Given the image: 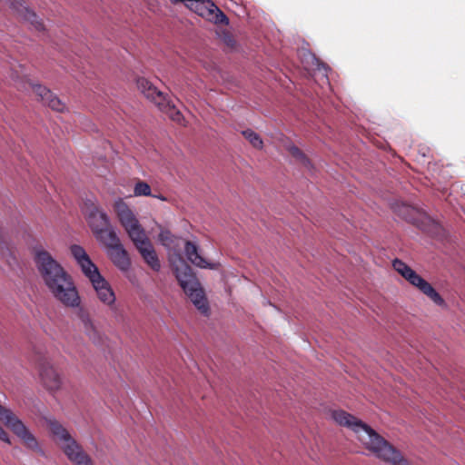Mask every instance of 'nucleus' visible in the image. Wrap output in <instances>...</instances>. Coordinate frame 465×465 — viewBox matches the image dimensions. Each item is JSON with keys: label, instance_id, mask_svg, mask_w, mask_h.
I'll list each match as a JSON object with an SVG mask.
<instances>
[{"label": "nucleus", "instance_id": "nucleus-30", "mask_svg": "<svg viewBox=\"0 0 465 465\" xmlns=\"http://www.w3.org/2000/svg\"><path fill=\"white\" fill-rule=\"evenodd\" d=\"M68 307L76 309L75 314L81 322L84 321L85 318H87L90 315L88 310L85 307L81 305V297L80 296H79V302L77 303V305L68 306Z\"/></svg>", "mask_w": 465, "mask_h": 465}, {"label": "nucleus", "instance_id": "nucleus-6", "mask_svg": "<svg viewBox=\"0 0 465 465\" xmlns=\"http://www.w3.org/2000/svg\"><path fill=\"white\" fill-rule=\"evenodd\" d=\"M84 215L88 225L96 240L100 242L107 239V234L114 231L110 223L109 216L98 205L90 201L84 203Z\"/></svg>", "mask_w": 465, "mask_h": 465}, {"label": "nucleus", "instance_id": "nucleus-2", "mask_svg": "<svg viewBox=\"0 0 465 465\" xmlns=\"http://www.w3.org/2000/svg\"><path fill=\"white\" fill-rule=\"evenodd\" d=\"M331 418L341 426L352 430L359 440L377 458L391 465H409L401 451L378 434L372 428L343 410L331 411Z\"/></svg>", "mask_w": 465, "mask_h": 465}, {"label": "nucleus", "instance_id": "nucleus-8", "mask_svg": "<svg viewBox=\"0 0 465 465\" xmlns=\"http://www.w3.org/2000/svg\"><path fill=\"white\" fill-rule=\"evenodd\" d=\"M107 249V254L112 262L121 271L127 272L131 268V259L128 252L121 242L115 231L107 234V239L101 242Z\"/></svg>", "mask_w": 465, "mask_h": 465}, {"label": "nucleus", "instance_id": "nucleus-12", "mask_svg": "<svg viewBox=\"0 0 465 465\" xmlns=\"http://www.w3.org/2000/svg\"><path fill=\"white\" fill-rule=\"evenodd\" d=\"M39 376L42 384L49 391H56L62 385V380L54 366L46 360L39 364Z\"/></svg>", "mask_w": 465, "mask_h": 465}, {"label": "nucleus", "instance_id": "nucleus-27", "mask_svg": "<svg viewBox=\"0 0 465 465\" xmlns=\"http://www.w3.org/2000/svg\"><path fill=\"white\" fill-rule=\"evenodd\" d=\"M212 11H213L212 15H210V17L207 20H209L214 24H217V25H228L229 24L228 17L216 5H215V7H213V10H212Z\"/></svg>", "mask_w": 465, "mask_h": 465}, {"label": "nucleus", "instance_id": "nucleus-33", "mask_svg": "<svg viewBox=\"0 0 465 465\" xmlns=\"http://www.w3.org/2000/svg\"><path fill=\"white\" fill-rule=\"evenodd\" d=\"M153 197L158 198L162 201H167V198L165 196H163V194H158V195L153 194Z\"/></svg>", "mask_w": 465, "mask_h": 465}, {"label": "nucleus", "instance_id": "nucleus-32", "mask_svg": "<svg viewBox=\"0 0 465 465\" xmlns=\"http://www.w3.org/2000/svg\"><path fill=\"white\" fill-rule=\"evenodd\" d=\"M81 322L83 324V328H84L85 326H88V325H91L92 323H94V321L92 320L91 315H89L87 318H85Z\"/></svg>", "mask_w": 465, "mask_h": 465}, {"label": "nucleus", "instance_id": "nucleus-19", "mask_svg": "<svg viewBox=\"0 0 465 465\" xmlns=\"http://www.w3.org/2000/svg\"><path fill=\"white\" fill-rule=\"evenodd\" d=\"M215 5L212 0H199L190 4L189 9L193 11L198 15L208 19L212 15V10H213Z\"/></svg>", "mask_w": 465, "mask_h": 465}, {"label": "nucleus", "instance_id": "nucleus-13", "mask_svg": "<svg viewBox=\"0 0 465 465\" xmlns=\"http://www.w3.org/2000/svg\"><path fill=\"white\" fill-rule=\"evenodd\" d=\"M396 212L399 216L408 223H412L422 231H427L426 223L429 221V218L419 210L410 205L402 204L398 207Z\"/></svg>", "mask_w": 465, "mask_h": 465}, {"label": "nucleus", "instance_id": "nucleus-17", "mask_svg": "<svg viewBox=\"0 0 465 465\" xmlns=\"http://www.w3.org/2000/svg\"><path fill=\"white\" fill-rule=\"evenodd\" d=\"M184 252L187 259L195 266L200 268L214 269L215 264L208 262L199 252L198 246L190 242H184Z\"/></svg>", "mask_w": 465, "mask_h": 465}, {"label": "nucleus", "instance_id": "nucleus-1", "mask_svg": "<svg viewBox=\"0 0 465 465\" xmlns=\"http://www.w3.org/2000/svg\"><path fill=\"white\" fill-rule=\"evenodd\" d=\"M35 262L45 284L53 296L64 306H75L79 292L72 276L45 250L35 251Z\"/></svg>", "mask_w": 465, "mask_h": 465}, {"label": "nucleus", "instance_id": "nucleus-18", "mask_svg": "<svg viewBox=\"0 0 465 465\" xmlns=\"http://www.w3.org/2000/svg\"><path fill=\"white\" fill-rule=\"evenodd\" d=\"M44 420L55 441L63 443L71 437L68 430L54 418L45 417Z\"/></svg>", "mask_w": 465, "mask_h": 465}, {"label": "nucleus", "instance_id": "nucleus-22", "mask_svg": "<svg viewBox=\"0 0 465 465\" xmlns=\"http://www.w3.org/2000/svg\"><path fill=\"white\" fill-rule=\"evenodd\" d=\"M286 150L302 166L311 169L312 167V163L308 156L296 145L289 144L286 146Z\"/></svg>", "mask_w": 465, "mask_h": 465}, {"label": "nucleus", "instance_id": "nucleus-10", "mask_svg": "<svg viewBox=\"0 0 465 465\" xmlns=\"http://www.w3.org/2000/svg\"><path fill=\"white\" fill-rule=\"evenodd\" d=\"M133 243L140 252L144 262L155 272L161 269V263L158 255L146 233L134 239Z\"/></svg>", "mask_w": 465, "mask_h": 465}, {"label": "nucleus", "instance_id": "nucleus-26", "mask_svg": "<svg viewBox=\"0 0 465 465\" xmlns=\"http://www.w3.org/2000/svg\"><path fill=\"white\" fill-rule=\"evenodd\" d=\"M159 108L162 111H165L166 113H168L173 121L178 122V123H180L182 121V119H183L182 114L178 110L175 109L174 104H172L169 100H166L164 102V105H162Z\"/></svg>", "mask_w": 465, "mask_h": 465}, {"label": "nucleus", "instance_id": "nucleus-16", "mask_svg": "<svg viewBox=\"0 0 465 465\" xmlns=\"http://www.w3.org/2000/svg\"><path fill=\"white\" fill-rule=\"evenodd\" d=\"M94 289L95 290L99 300L109 306L114 304L115 295L110 287L109 283L105 281V279L101 276L100 279H96L94 283H92Z\"/></svg>", "mask_w": 465, "mask_h": 465}, {"label": "nucleus", "instance_id": "nucleus-14", "mask_svg": "<svg viewBox=\"0 0 465 465\" xmlns=\"http://www.w3.org/2000/svg\"><path fill=\"white\" fill-rule=\"evenodd\" d=\"M138 90L149 100L153 102L158 107L164 105L167 100L164 94L157 89L151 82L143 77H139L136 81Z\"/></svg>", "mask_w": 465, "mask_h": 465}, {"label": "nucleus", "instance_id": "nucleus-11", "mask_svg": "<svg viewBox=\"0 0 465 465\" xmlns=\"http://www.w3.org/2000/svg\"><path fill=\"white\" fill-rule=\"evenodd\" d=\"M61 444L66 457L75 465H93L90 456L72 436Z\"/></svg>", "mask_w": 465, "mask_h": 465}, {"label": "nucleus", "instance_id": "nucleus-29", "mask_svg": "<svg viewBox=\"0 0 465 465\" xmlns=\"http://www.w3.org/2000/svg\"><path fill=\"white\" fill-rule=\"evenodd\" d=\"M71 254L75 259V261L78 262L87 259L89 256L86 253L85 250L77 244H74L70 247Z\"/></svg>", "mask_w": 465, "mask_h": 465}, {"label": "nucleus", "instance_id": "nucleus-21", "mask_svg": "<svg viewBox=\"0 0 465 465\" xmlns=\"http://www.w3.org/2000/svg\"><path fill=\"white\" fill-rule=\"evenodd\" d=\"M81 270L85 277L89 279L91 283H94L96 279L102 276L97 266L91 261L90 257L78 262Z\"/></svg>", "mask_w": 465, "mask_h": 465}, {"label": "nucleus", "instance_id": "nucleus-5", "mask_svg": "<svg viewBox=\"0 0 465 465\" xmlns=\"http://www.w3.org/2000/svg\"><path fill=\"white\" fill-rule=\"evenodd\" d=\"M392 267L406 281H408L411 285L418 288L423 294H425L428 298H430L435 304H437L439 306L446 305L444 299L432 287V285L430 283H429L426 280H424L421 276H420L414 270H412L404 262H402L400 259H394L392 262Z\"/></svg>", "mask_w": 465, "mask_h": 465}, {"label": "nucleus", "instance_id": "nucleus-31", "mask_svg": "<svg viewBox=\"0 0 465 465\" xmlns=\"http://www.w3.org/2000/svg\"><path fill=\"white\" fill-rule=\"evenodd\" d=\"M0 440L4 442L11 444L9 434L1 425H0Z\"/></svg>", "mask_w": 465, "mask_h": 465}, {"label": "nucleus", "instance_id": "nucleus-24", "mask_svg": "<svg viewBox=\"0 0 465 465\" xmlns=\"http://www.w3.org/2000/svg\"><path fill=\"white\" fill-rule=\"evenodd\" d=\"M84 331L85 335L89 338V340L94 344H97V345L102 344V341H103L102 335H101L100 331L97 330L94 323L85 326L84 328Z\"/></svg>", "mask_w": 465, "mask_h": 465}, {"label": "nucleus", "instance_id": "nucleus-23", "mask_svg": "<svg viewBox=\"0 0 465 465\" xmlns=\"http://www.w3.org/2000/svg\"><path fill=\"white\" fill-rule=\"evenodd\" d=\"M242 134L246 140L256 149L263 147V141L261 136L252 129H246L242 132Z\"/></svg>", "mask_w": 465, "mask_h": 465}, {"label": "nucleus", "instance_id": "nucleus-25", "mask_svg": "<svg viewBox=\"0 0 465 465\" xmlns=\"http://www.w3.org/2000/svg\"><path fill=\"white\" fill-rule=\"evenodd\" d=\"M24 17L26 21H28L37 31H44L45 25L41 19L38 18L36 14L29 10L27 8H25V15Z\"/></svg>", "mask_w": 465, "mask_h": 465}, {"label": "nucleus", "instance_id": "nucleus-15", "mask_svg": "<svg viewBox=\"0 0 465 465\" xmlns=\"http://www.w3.org/2000/svg\"><path fill=\"white\" fill-rule=\"evenodd\" d=\"M138 90L149 100L153 102L158 107L164 105L167 100L164 94L157 89L151 82L143 77H139L136 81Z\"/></svg>", "mask_w": 465, "mask_h": 465}, {"label": "nucleus", "instance_id": "nucleus-4", "mask_svg": "<svg viewBox=\"0 0 465 465\" xmlns=\"http://www.w3.org/2000/svg\"><path fill=\"white\" fill-rule=\"evenodd\" d=\"M0 420L18 437L23 444L29 450L45 457V452L40 447L37 439L25 426V424L14 413V411L0 404Z\"/></svg>", "mask_w": 465, "mask_h": 465}, {"label": "nucleus", "instance_id": "nucleus-7", "mask_svg": "<svg viewBox=\"0 0 465 465\" xmlns=\"http://www.w3.org/2000/svg\"><path fill=\"white\" fill-rule=\"evenodd\" d=\"M114 211L131 241L143 235L144 229L140 224L133 210L122 198H118L113 205Z\"/></svg>", "mask_w": 465, "mask_h": 465}, {"label": "nucleus", "instance_id": "nucleus-28", "mask_svg": "<svg viewBox=\"0 0 465 465\" xmlns=\"http://www.w3.org/2000/svg\"><path fill=\"white\" fill-rule=\"evenodd\" d=\"M134 193L135 196H149L151 195V187L147 183L139 181L134 185Z\"/></svg>", "mask_w": 465, "mask_h": 465}, {"label": "nucleus", "instance_id": "nucleus-3", "mask_svg": "<svg viewBox=\"0 0 465 465\" xmlns=\"http://www.w3.org/2000/svg\"><path fill=\"white\" fill-rule=\"evenodd\" d=\"M172 266L183 292L202 313L207 314L210 308L204 291L191 266L181 256L178 257V262H173Z\"/></svg>", "mask_w": 465, "mask_h": 465}, {"label": "nucleus", "instance_id": "nucleus-9", "mask_svg": "<svg viewBox=\"0 0 465 465\" xmlns=\"http://www.w3.org/2000/svg\"><path fill=\"white\" fill-rule=\"evenodd\" d=\"M16 87L21 91H27L28 88H31L39 97V100L54 111L63 113L66 109L65 104L59 97L54 94L50 89L40 84H35L29 80H20L17 82Z\"/></svg>", "mask_w": 465, "mask_h": 465}, {"label": "nucleus", "instance_id": "nucleus-20", "mask_svg": "<svg viewBox=\"0 0 465 465\" xmlns=\"http://www.w3.org/2000/svg\"><path fill=\"white\" fill-rule=\"evenodd\" d=\"M159 241L169 250L177 251L180 248L181 237L173 234L169 230L161 229Z\"/></svg>", "mask_w": 465, "mask_h": 465}]
</instances>
